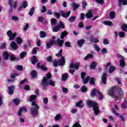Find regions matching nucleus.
<instances>
[{
  "label": "nucleus",
  "instance_id": "23",
  "mask_svg": "<svg viewBox=\"0 0 127 127\" xmlns=\"http://www.w3.org/2000/svg\"><path fill=\"white\" fill-rule=\"evenodd\" d=\"M116 69H117V68L115 66H110L109 67V73L112 74V73L114 72V71H116Z\"/></svg>",
  "mask_w": 127,
  "mask_h": 127
},
{
  "label": "nucleus",
  "instance_id": "42",
  "mask_svg": "<svg viewBox=\"0 0 127 127\" xmlns=\"http://www.w3.org/2000/svg\"><path fill=\"white\" fill-rule=\"evenodd\" d=\"M62 50H60L58 54H56L57 57H62Z\"/></svg>",
  "mask_w": 127,
  "mask_h": 127
},
{
  "label": "nucleus",
  "instance_id": "41",
  "mask_svg": "<svg viewBox=\"0 0 127 127\" xmlns=\"http://www.w3.org/2000/svg\"><path fill=\"white\" fill-rule=\"evenodd\" d=\"M82 103V100L79 101L78 102L76 103V107H78L80 109H82L83 105H81V103Z\"/></svg>",
  "mask_w": 127,
  "mask_h": 127
},
{
  "label": "nucleus",
  "instance_id": "54",
  "mask_svg": "<svg viewBox=\"0 0 127 127\" xmlns=\"http://www.w3.org/2000/svg\"><path fill=\"white\" fill-rule=\"evenodd\" d=\"M39 50V48H35L33 50L32 53L33 54H36L37 53V51Z\"/></svg>",
  "mask_w": 127,
  "mask_h": 127
},
{
  "label": "nucleus",
  "instance_id": "13",
  "mask_svg": "<svg viewBox=\"0 0 127 127\" xmlns=\"http://www.w3.org/2000/svg\"><path fill=\"white\" fill-rule=\"evenodd\" d=\"M71 5L74 11L77 10V8H79V6H80V5L75 2L71 3Z\"/></svg>",
  "mask_w": 127,
  "mask_h": 127
},
{
  "label": "nucleus",
  "instance_id": "11",
  "mask_svg": "<svg viewBox=\"0 0 127 127\" xmlns=\"http://www.w3.org/2000/svg\"><path fill=\"white\" fill-rule=\"evenodd\" d=\"M10 46L13 50H16V49L18 48V46H17V44L14 42H12L10 43Z\"/></svg>",
  "mask_w": 127,
  "mask_h": 127
},
{
  "label": "nucleus",
  "instance_id": "39",
  "mask_svg": "<svg viewBox=\"0 0 127 127\" xmlns=\"http://www.w3.org/2000/svg\"><path fill=\"white\" fill-rule=\"evenodd\" d=\"M51 21L52 26L56 25V24L57 23V21H56V19L52 18L51 19Z\"/></svg>",
  "mask_w": 127,
  "mask_h": 127
},
{
  "label": "nucleus",
  "instance_id": "50",
  "mask_svg": "<svg viewBox=\"0 0 127 127\" xmlns=\"http://www.w3.org/2000/svg\"><path fill=\"white\" fill-rule=\"evenodd\" d=\"M104 24L105 25H109V26H111V25H112V22H111V21H105L104 22Z\"/></svg>",
  "mask_w": 127,
  "mask_h": 127
},
{
  "label": "nucleus",
  "instance_id": "38",
  "mask_svg": "<svg viewBox=\"0 0 127 127\" xmlns=\"http://www.w3.org/2000/svg\"><path fill=\"white\" fill-rule=\"evenodd\" d=\"M89 80H90V77L87 76L85 78L83 79V84H87L88 82H89Z\"/></svg>",
  "mask_w": 127,
  "mask_h": 127
},
{
  "label": "nucleus",
  "instance_id": "28",
  "mask_svg": "<svg viewBox=\"0 0 127 127\" xmlns=\"http://www.w3.org/2000/svg\"><path fill=\"white\" fill-rule=\"evenodd\" d=\"M47 34H46V33H45L44 31H42L40 33V36L41 38H44L46 37Z\"/></svg>",
  "mask_w": 127,
  "mask_h": 127
},
{
  "label": "nucleus",
  "instance_id": "61",
  "mask_svg": "<svg viewBox=\"0 0 127 127\" xmlns=\"http://www.w3.org/2000/svg\"><path fill=\"white\" fill-rule=\"evenodd\" d=\"M125 32H120L119 33V35L120 37H124V36H125Z\"/></svg>",
  "mask_w": 127,
  "mask_h": 127
},
{
  "label": "nucleus",
  "instance_id": "64",
  "mask_svg": "<svg viewBox=\"0 0 127 127\" xmlns=\"http://www.w3.org/2000/svg\"><path fill=\"white\" fill-rule=\"evenodd\" d=\"M72 127H81V125L79 123H76L73 125Z\"/></svg>",
  "mask_w": 127,
  "mask_h": 127
},
{
  "label": "nucleus",
  "instance_id": "4",
  "mask_svg": "<svg viewBox=\"0 0 127 127\" xmlns=\"http://www.w3.org/2000/svg\"><path fill=\"white\" fill-rule=\"evenodd\" d=\"M86 105L89 107V108H91V107L93 108V110L96 116H98V115H99V113H100V110H99V106H98V103L95 102V101L88 100L86 102Z\"/></svg>",
  "mask_w": 127,
  "mask_h": 127
},
{
  "label": "nucleus",
  "instance_id": "59",
  "mask_svg": "<svg viewBox=\"0 0 127 127\" xmlns=\"http://www.w3.org/2000/svg\"><path fill=\"white\" fill-rule=\"evenodd\" d=\"M46 61L48 62H51L52 61V56H49L48 58H47Z\"/></svg>",
  "mask_w": 127,
  "mask_h": 127
},
{
  "label": "nucleus",
  "instance_id": "19",
  "mask_svg": "<svg viewBox=\"0 0 127 127\" xmlns=\"http://www.w3.org/2000/svg\"><path fill=\"white\" fill-rule=\"evenodd\" d=\"M8 94L9 95H13V91H14V86H11L8 87Z\"/></svg>",
  "mask_w": 127,
  "mask_h": 127
},
{
  "label": "nucleus",
  "instance_id": "1",
  "mask_svg": "<svg viewBox=\"0 0 127 127\" xmlns=\"http://www.w3.org/2000/svg\"><path fill=\"white\" fill-rule=\"evenodd\" d=\"M37 98V96L34 95H32L30 97V102H32L31 103L32 107L30 110L31 115L34 118H36L38 116V110H39V106L36 104V102L35 101Z\"/></svg>",
  "mask_w": 127,
  "mask_h": 127
},
{
  "label": "nucleus",
  "instance_id": "29",
  "mask_svg": "<svg viewBox=\"0 0 127 127\" xmlns=\"http://www.w3.org/2000/svg\"><path fill=\"white\" fill-rule=\"evenodd\" d=\"M57 42L58 45H59V46H60V47L63 46V43H64V41H63V40H61L58 39L57 40Z\"/></svg>",
  "mask_w": 127,
  "mask_h": 127
},
{
  "label": "nucleus",
  "instance_id": "37",
  "mask_svg": "<svg viewBox=\"0 0 127 127\" xmlns=\"http://www.w3.org/2000/svg\"><path fill=\"white\" fill-rule=\"evenodd\" d=\"M88 90V88L85 86H82L81 87V91L82 92V93H85V92H87Z\"/></svg>",
  "mask_w": 127,
  "mask_h": 127
},
{
  "label": "nucleus",
  "instance_id": "25",
  "mask_svg": "<svg viewBox=\"0 0 127 127\" xmlns=\"http://www.w3.org/2000/svg\"><path fill=\"white\" fill-rule=\"evenodd\" d=\"M31 75L33 79H34L37 77V72L35 70H32L31 72Z\"/></svg>",
  "mask_w": 127,
  "mask_h": 127
},
{
  "label": "nucleus",
  "instance_id": "20",
  "mask_svg": "<svg viewBox=\"0 0 127 127\" xmlns=\"http://www.w3.org/2000/svg\"><path fill=\"white\" fill-rule=\"evenodd\" d=\"M84 43H85V40L84 39H81L77 41V45L79 47H82Z\"/></svg>",
  "mask_w": 127,
  "mask_h": 127
},
{
  "label": "nucleus",
  "instance_id": "21",
  "mask_svg": "<svg viewBox=\"0 0 127 127\" xmlns=\"http://www.w3.org/2000/svg\"><path fill=\"white\" fill-rule=\"evenodd\" d=\"M127 98L124 99V101L121 105L122 109H127Z\"/></svg>",
  "mask_w": 127,
  "mask_h": 127
},
{
  "label": "nucleus",
  "instance_id": "24",
  "mask_svg": "<svg viewBox=\"0 0 127 127\" xmlns=\"http://www.w3.org/2000/svg\"><path fill=\"white\" fill-rule=\"evenodd\" d=\"M31 62L32 64H35V63H37L38 62V60H37L36 56H34L32 57Z\"/></svg>",
  "mask_w": 127,
  "mask_h": 127
},
{
  "label": "nucleus",
  "instance_id": "33",
  "mask_svg": "<svg viewBox=\"0 0 127 127\" xmlns=\"http://www.w3.org/2000/svg\"><path fill=\"white\" fill-rule=\"evenodd\" d=\"M59 64H65V57H62L61 60H59Z\"/></svg>",
  "mask_w": 127,
  "mask_h": 127
},
{
  "label": "nucleus",
  "instance_id": "56",
  "mask_svg": "<svg viewBox=\"0 0 127 127\" xmlns=\"http://www.w3.org/2000/svg\"><path fill=\"white\" fill-rule=\"evenodd\" d=\"M12 20H13V21H18V17L16 16H12Z\"/></svg>",
  "mask_w": 127,
  "mask_h": 127
},
{
  "label": "nucleus",
  "instance_id": "40",
  "mask_svg": "<svg viewBox=\"0 0 127 127\" xmlns=\"http://www.w3.org/2000/svg\"><path fill=\"white\" fill-rule=\"evenodd\" d=\"M59 30H60V27L59 26L54 27L53 29L54 32H57L58 31H59Z\"/></svg>",
  "mask_w": 127,
  "mask_h": 127
},
{
  "label": "nucleus",
  "instance_id": "49",
  "mask_svg": "<svg viewBox=\"0 0 127 127\" xmlns=\"http://www.w3.org/2000/svg\"><path fill=\"white\" fill-rule=\"evenodd\" d=\"M89 83L91 84V85H95V78L91 77L90 78Z\"/></svg>",
  "mask_w": 127,
  "mask_h": 127
},
{
  "label": "nucleus",
  "instance_id": "47",
  "mask_svg": "<svg viewBox=\"0 0 127 127\" xmlns=\"http://www.w3.org/2000/svg\"><path fill=\"white\" fill-rule=\"evenodd\" d=\"M122 29L123 30V31H127V24H124L122 27H121Z\"/></svg>",
  "mask_w": 127,
  "mask_h": 127
},
{
  "label": "nucleus",
  "instance_id": "53",
  "mask_svg": "<svg viewBox=\"0 0 127 127\" xmlns=\"http://www.w3.org/2000/svg\"><path fill=\"white\" fill-rule=\"evenodd\" d=\"M19 102H20V100H19L17 98H16V99H14V103L16 105H19Z\"/></svg>",
  "mask_w": 127,
  "mask_h": 127
},
{
  "label": "nucleus",
  "instance_id": "6",
  "mask_svg": "<svg viewBox=\"0 0 127 127\" xmlns=\"http://www.w3.org/2000/svg\"><path fill=\"white\" fill-rule=\"evenodd\" d=\"M96 95H97V97L99 99V100H103V99H104V95L102 94L101 92L97 90L96 88H94L91 92V96L95 97Z\"/></svg>",
  "mask_w": 127,
  "mask_h": 127
},
{
  "label": "nucleus",
  "instance_id": "7",
  "mask_svg": "<svg viewBox=\"0 0 127 127\" xmlns=\"http://www.w3.org/2000/svg\"><path fill=\"white\" fill-rule=\"evenodd\" d=\"M80 66L79 64H70L69 66V72L70 74H74L75 73V69L77 70L78 68Z\"/></svg>",
  "mask_w": 127,
  "mask_h": 127
},
{
  "label": "nucleus",
  "instance_id": "3",
  "mask_svg": "<svg viewBox=\"0 0 127 127\" xmlns=\"http://www.w3.org/2000/svg\"><path fill=\"white\" fill-rule=\"evenodd\" d=\"M47 78L46 77H44L42 81V86L43 88V90H47V85L48 84L53 87L55 86V82L50 79L51 78V73H49L47 74Z\"/></svg>",
  "mask_w": 127,
  "mask_h": 127
},
{
  "label": "nucleus",
  "instance_id": "46",
  "mask_svg": "<svg viewBox=\"0 0 127 127\" xmlns=\"http://www.w3.org/2000/svg\"><path fill=\"white\" fill-rule=\"evenodd\" d=\"M120 3H122L123 5H127V0H120Z\"/></svg>",
  "mask_w": 127,
  "mask_h": 127
},
{
  "label": "nucleus",
  "instance_id": "48",
  "mask_svg": "<svg viewBox=\"0 0 127 127\" xmlns=\"http://www.w3.org/2000/svg\"><path fill=\"white\" fill-rule=\"evenodd\" d=\"M115 12H110V18L111 19H113V18H114L115 17Z\"/></svg>",
  "mask_w": 127,
  "mask_h": 127
},
{
  "label": "nucleus",
  "instance_id": "36",
  "mask_svg": "<svg viewBox=\"0 0 127 127\" xmlns=\"http://www.w3.org/2000/svg\"><path fill=\"white\" fill-rule=\"evenodd\" d=\"M27 81V79H23L22 80H21L20 83H19V87L20 88V89H21V85H23V84H24V83H26Z\"/></svg>",
  "mask_w": 127,
  "mask_h": 127
},
{
  "label": "nucleus",
  "instance_id": "35",
  "mask_svg": "<svg viewBox=\"0 0 127 127\" xmlns=\"http://www.w3.org/2000/svg\"><path fill=\"white\" fill-rule=\"evenodd\" d=\"M27 53L25 52H22L20 54V58L22 59V58H24V57H25V56H26L27 55Z\"/></svg>",
  "mask_w": 127,
  "mask_h": 127
},
{
  "label": "nucleus",
  "instance_id": "32",
  "mask_svg": "<svg viewBox=\"0 0 127 127\" xmlns=\"http://www.w3.org/2000/svg\"><path fill=\"white\" fill-rule=\"evenodd\" d=\"M93 46L96 51H97V52H100V51H101V48H100V47L98 46V45L94 44Z\"/></svg>",
  "mask_w": 127,
  "mask_h": 127
},
{
  "label": "nucleus",
  "instance_id": "44",
  "mask_svg": "<svg viewBox=\"0 0 127 127\" xmlns=\"http://www.w3.org/2000/svg\"><path fill=\"white\" fill-rule=\"evenodd\" d=\"M101 52L102 54H107L108 53V50L106 48H104L101 50Z\"/></svg>",
  "mask_w": 127,
  "mask_h": 127
},
{
  "label": "nucleus",
  "instance_id": "58",
  "mask_svg": "<svg viewBox=\"0 0 127 127\" xmlns=\"http://www.w3.org/2000/svg\"><path fill=\"white\" fill-rule=\"evenodd\" d=\"M62 90L63 93H65V94H67V93H68V89L65 88L64 87H62Z\"/></svg>",
  "mask_w": 127,
  "mask_h": 127
},
{
  "label": "nucleus",
  "instance_id": "52",
  "mask_svg": "<svg viewBox=\"0 0 127 127\" xmlns=\"http://www.w3.org/2000/svg\"><path fill=\"white\" fill-rule=\"evenodd\" d=\"M10 61H15V60H16V58H15V57L14 55H11L10 56Z\"/></svg>",
  "mask_w": 127,
  "mask_h": 127
},
{
  "label": "nucleus",
  "instance_id": "18",
  "mask_svg": "<svg viewBox=\"0 0 127 127\" xmlns=\"http://www.w3.org/2000/svg\"><path fill=\"white\" fill-rule=\"evenodd\" d=\"M2 56L4 60H7V59H8V57H9V54H8L7 52L5 51L3 52Z\"/></svg>",
  "mask_w": 127,
  "mask_h": 127
},
{
  "label": "nucleus",
  "instance_id": "15",
  "mask_svg": "<svg viewBox=\"0 0 127 127\" xmlns=\"http://www.w3.org/2000/svg\"><path fill=\"white\" fill-rule=\"evenodd\" d=\"M37 69H41L43 71H47L48 70V68L46 66H45L44 65H40L39 64H37Z\"/></svg>",
  "mask_w": 127,
  "mask_h": 127
},
{
  "label": "nucleus",
  "instance_id": "8",
  "mask_svg": "<svg viewBox=\"0 0 127 127\" xmlns=\"http://www.w3.org/2000/svg\"><path fill=\"white\" fill-rule=\"evenodd\" d=\"M7 36L9 37V40H13L14 39V37L16 36V33H12V32L10 30H8L7 32Z\"/></svg>",
  "mask_w": 127,
  "mask_h": 127
},
{
  "label": "nucleus",
  "instance_id": "17",
  "mask_svg": "<svg viewBox=\"0 0 127 127\" xmlns=\"http://www.w3.org/2000/svg\"><path fill=\"white\" fill-rule=\"evenodd\" d=\"M16 76H18V74H12L10 75V78L12 79H8V82L11 83V82H13L14 81V79H15V77Z\"/></svg>",
  "mask_w": 127,
  "mask_h": 127
},
{
  "label": "nucleus",
  "instance_id": "16",
  "mask_svg": "<svg viewBox=\"0 0 127 127\" xmlns=\"http://www.w3.org/2000/svg\"><path fill=\"white\" fill-rule=\"evenodd\" d=\"M92 54H88L84 58V60H89V59H91L94 57V52H91Z\"/></svg>",
  "mask_w": 127,
  "mask_h": 127
},
{
  "label": "nucleus",
  "instance_id": "2",
  "mask_svg": "<svg viewBox=\"0 0 127 127\" xmlns=\"http://www.w3.org/2000/svg\"><path fill=\"white\" fill-rule=\"evenodd\" d=\"M115 87H113L112 89L108 91V95L114 99L115 101L122 100V96H124V91H123V89H122V88L121 87H118L117 88L118 93L117 94H115Z\"/></svg>",
  "mask_w": 127,
  "mask_h": 127
},
{
  "label": "nucleus",
  "instance_id": "55",
  "mask_svg": "<svg viewBox=\"0 0 127 127\" xmlns=\"http://www.w3.org/2000/svg\"><path fill=\"white\" fill-rule=\"evenodd\" d=\"M59 26H60V28H65V25H64V24L62 21H60Z\"/></svg>",
  "mask_w": 127,
  "mask_h": 127
},
{
  "label": "nucleus",
  "instance_id": "5",
  "mask_svg": "<svg viewBox=\"0 0 127 127\" xmlns=\"http://www.w3.org/2000/svg\"><path fill=\"white\" fill-rule=\"evenodd\" d=\"M8 5L10 6V8L9 10V12L11 13L13 11V8H16L17 7V0H8Z\"/></svg>",
  "mask_w": 127,
  "mask_h": 127
},
{
  "label": "nucleus",
  "instance_id": "51",
  "mask_svg": "<svg viewBox=\"0 0 127 127\" xmlns=\"http://www.w3.org/2000/svg\"><path fill=\"white\" fill-rule=\"evenodd\" d=\"M61 119V115L60 114H58L57 116L55 117V120L58 121Z\"/></svg>",
  "mask_w": 127,
  "mask_h": 127
},
{
  "label": "nucleus",
  "instance_id": "34",
  "mask_svg": "<svg viewBox=\"0 0 127 127\" xmlns=\"http://www.w3.org/2000/svg\"><path fill=\"white\" fill-rule=\"evenodd\" d=\"M68 20L69 22H74L76 20V16H71L69 18Z\"/></svg>",
  "mask_w": 127,
  "mask_h": 127
},
{
  "label": "nucleus",
  "instance_id": "22",
  "mask_svg": "<svg viewBox=\"0 0 127 127\" xmlns=\"http://www.w3.org/2000/svg\"><path fill=\"white\" fill-rule=\"evenodd\" d=\"M68 77H69V74H68V73H64L62 76V81H66Z\"/></svg>",
  "mask_w": 127,
  "mask_h": 127
},
{
  "label": "nucleus",
  "instance_id": "12",
  "mask_svg": "<svg viewBox=\"0 0 127 127\" xmlns=\"http://www.w3.org/2000/svg\"><path fill=\"white\" fill-rule=\"evenodd\" d=\"M117 57L119 58H120V64H125V63H126V62H125V58H124V57H123L122 55L119 54L117 55Z\"/></svg>",
  "mask_w": 127,
  "mask_h": 127
},
{
  "label": "nucleus",
  "instance_id": "62",
  "mask_svg": "<svg viewBox=\"0 0 127 127\" xmlns=\"http://www.w3.org/2000/svg\"><path fill=\"white\" fill-rule=\"evenodd\" d=\"M54 15L57 18H59V17H60V14L59 13L55 12L54 13Z\"/></svg>",
  "mask_w": 127,
  "mask_h": 127
},
{
  "label": "nucleus",
  "instance_id": "57",
  "mask_svg": "<svg viewBox=\"0 0 127 127\" xmlns=\"http://www.w3.org/2000/svg\"><path fill=\"white\" fill-rule=\"evenodd\" d=\"M95 2L97 3H100V4H102V3H104V0H95Z\"/></svg>",
  "mask_w": 127,
  "mask_h": 127
},
{
  "label": "nucleus",
  "instance_id": "63",
  "mask_svg": "<svg viewBox=\"0 0 127 127\" xmlns=\"http://www.w3.org/2000/svg\"><path fill=\"white\" fill-rule=\"evenodd\" d=\"M97 67V64H91L90 65V69H95Z\"/></svg>",
  "mask_w": 127,
  "mask_h": 127
},
{
  "label": "nucleus",
  "instance_id": "31",
  "mask_svg": "<svg viewBox=\"0 0 127 127\" xmlns=\"http://www.w3.org/2000/svg\"><path fill=\"white\" fill-rule=\"evenodd\" d=\"M67 34H68V33L66 32V31L63 32L61 34V38L62 39H64V37H65V36H67Z\"/></svg>",
  "mask_w": 127,
  "mask_h": 127
},
{
  "label": "nucleus",
  "instance_id": "43",
  "mask_svg": "<svg viewBox=\"0 0 127 127\" xmlns=\"http://www.w3.org/2000/svg\"><path fill=\"white\" fill-rule=\"evenodd\" d=\"M35 7H33L31 9L30 12H29V15H31H31H33V13H34V10H35Z\"/></svg>",
  "mask_w": 127,
  "mask_h": 127
},
{
  "label": "nucleus",
  "instance_id": "45",
  "mask_svg": "<svg viewBox=\"0 0 127 127\" xmlns=\"http://www.w3.org/2000/svg\"><path fill=\"white\" fill-rule=\"evenodd\" d=\"M91 42H94V43H98V42H99V40L96 38H91Z\"/></svg>",
  "mask_w": 127,
  "mask_h": 127
},
{
  "label": "nucleus",
  "instance_id": "27",
  "mask_svg": "<svg viewBox=\"0 0 127 127\" xmlns=\"http://www.w3.org/2000/svg\"><path fill=\"white\" fill-rule=\"evenodd\" d=\"M70 13H71V11H67L66 12V13H62V16L63 17H69L70 16Z\"/></svg>",
  "mask_w": 127,
  "mask_h": 127
},
{
  "label": "nucleus",
  "instance_id": "60",
  "mask_svg": "<svg viewBox=\"0 0 127 127\" xmlns=\"http://www.w3.org/2000/svg\"><path fill=\"white\" fill-rule=\"evenodd\" d=\"M42 9L41 10L42 13H44L46 11V7L45 6H42Z\"/></svg>",
  "mask_w": 127,
  "mask_h": 127
},
{
  "label": "nucleus",
  "instance_id": "26",
  "mask_svg": "<svg viewBox=\"0 0 127 127\" xmlns=\"http://www.w3.org/2000/svg\"><path fill=\"white\" fill-rule=\"evenodd\" d=\"M15 39L17 44H21V43H22V38L21 37H17Z\"/></svg>",
  "mask_w": 127,
  "mask_h": 127
},
{
  "label": "nucleus",
  "instance_id": "30",
  "mask_svg": "<svg viewBox=\"0 0 127 127\" xmlns=\"http://www.w3.org/2000/svg\"><path fill=\"white\" fill-rule=\"evenodd\" d=\"M86 17L87 18H91V17H93V13L91 11H89L86 14Z\"/></svg>",
  "mask_w": 127,
  "mask_h": 127
},
{
  "label": "nucleus",
  "instance_id": "10",
  "mask_svg": "<svg viewBox=\"0 0 127 127\" xmlns=\"http://www.w3.org/2000/svg\"><path fill=\"white\" fill-rule=\"evenodd\" d=\"M55 43H56V41H55V40H52L49 43L47 44L46 48L47 49H49V48H51V47H52V45H53V44H55Z\"/></svg>",
  "mask_w": 127,
  "mask_h": 127
},
{
  "label": "nucleus",
  "instance_id": "9",
  "mask_svg": "<svg viewBox=\"0 0 127 127\" xmlns=\"http://www.w3.org/2000/svg\"><path fill=\"white\" fill-rule=\"evenodd\" d=\"M112 113H113V114H115L116 115V117L120 118V120H121V121L123 123H125V118H124V116L121 115L120 114V113H116V110L115 109H112Z\"/></svg>",
  "mask_w": 127,
  "mask_h": 127
},
{
  "label": "nucleus",
  "instance_id": "14",
  "mask_svg": "<svg viewBox=\"0 0 127 127\" xmlns=\"http://www.w3.org/2000/svg\"><path fill=\"white\" fill-rule=\"evenodd\" d=\"M101 79L102 83L106 85V83H107V73H103L102 76L101 77Z\"/></svg>",
  "mask_w": 127,
  "mask_h": 127
}]
</instances>
